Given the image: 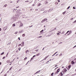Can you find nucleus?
<instances>
[{
    "mask_svg": "<svg viewBox=\"0 0 76 76\" xmlns=\"http://www.w3.org/2000/svg\"><path fill=\"white\" fill-rule=\"evenodd\" d=\"M63 71L64 72V73H65V72H67V69H64L63 70Z\"/></svg>",
    "mask_w": 76,
    "mask_h": 76,
    "instance_id": "f257e3e1",
    "label": "nucleus"
},
{
    "mask_svg": "<svg viewBox=\"0 0 76 76\" xmlns=\"http://www.w3.org/2000/svg\"><path fill=\"white\" fill-rule=\"evenodd\" d=\"M21 44H23L21 46H24V44H25V43H24V42H21Z\"/></svg>",
    "mask_w": 76,
    "mask_h": 76,
    "instance_id": "f03ea898",
    "label": "nucleus"
},
{
    "mask_svg": "<svg viewBox=\"0 0 76 76\" xmlns=\"http://www.w3.org/2000/svg\"><path fill=\"white\" fill-rule=\"evenodd\" d=\"M20 22V26H19V27H20V26H23V24H22V23H21V22Z\"/></svg>",
    "mask_w": 76,
    "mask_h": 76,
    "instance_id": "7ed1b4c3",
    "label": "nucleus"
},
{
    "mask_svg": "<svg viewBox=\"0 0 76 76\" xmlns=\"http://www.w3.org/2000/svg\"><path fill=\"white\" fill-rule=\"evenodd\" d=\"M40 70H39L36 73H35L34 75H35V74H37V73H38L40 71Z\"/></svg>",
    "mask_w": 76,
    "mask_h": 76,
    "instance_id": "20e7f679",
    "label": "nucleus"
},
{
    "mask_svg": "<svg viewBox=\"0 0 76 76\" xmlns=\"http://www.w3.org/2000/svg\"><path fill=\"white\" fill-rule=\"evenodd\" d=\"M7 27L6 26L4 28V31H5V30H6V29H7Z\"/></svg>",
    "mask_w": 76,
    "mask_h": 76,
    "instance_id": "39448f33",
    "label": "nucleus"
},
{
    "mask_svg": "<svg viewBox=\"0 0 76 76\" xmlns=\"http://www.w3.org/2000/svg\"><path fill=\"white\" fill-rule=\"evenodd\" d=\"M71 63L72 64H75V62L73 61H72Z\"/></svg>",
    "mask_w": 76,
    "mask_h": 76,
    "instance_id": "423d86ee",
    "label": "nucleus"
},
{
    "mask_svg": "<svg viewBox=\"0 0 76 76\" xmlns=\"http://www.w3.org/2000/svg\"><path fill=\"white\" fill-rule=\"evenodd\" d=\"M28 52H29V51L28 50H27L26 51L25 53H26V54H27V53H28Z\"/></svg>",
    "mask_w": 76,
    "mask_h": 76,
    "instance_id": "0eeeda50",
    "label": "nucleus"
},
{
    "mask_svg": "<svg viewBox=\"0 0 76 76\" xmlns=\"http://www.w3.org/2000/svg\"><path fill=\"white\" fill-rule=\"evenodd\" d=\"M16 10H17V9H16ZM13 12H16V10L15 9H14L13 10Z\"/></svg>",
    "mask_w": 76,
    "mask_h": 76,
    "instance_id": "6e6552de",
    "label": "nucleus"
},
{
    "mask_svg": "<svg viewBox=\"0 0 76 76\" xmlns=\"http://www.w3.org/2000/svg\"><path fill=\"white\" fill-rule=\"evenodd\" d=\"M10 60H8L7 61V63H9V62H10Z\"/></svg>",
    "mask_w": 76,
    "mask_h": 76,
    "instance_id": "1a4fd4ad",
    "label": "nucleus"
},
{
    "mask_svg": "<svg viewBox=\"0 0 76 76\" xmlns=\"http://www.w3.org/2000/svg\"><path fill=\"white\" fill-rule=\"evenodd\" d=\"M47 11H45L43 12V13H47Z\"/></svg>",
    "mask_w": 76,
    "mask_h": 76,
    "instance_id": "9d476101",
    "label": "nucleus"
},
{
    "mask_svg": "<svg viewBox=\"0 0 76 76\" xmlns=\"http://www.w3.org/2000/svg\"><path fill=\"white\" fill-rule=\"evenodd\" d=\"M4 54V52H3L2 53H1V56L2 55H3V54Z\"/></svg>",
    "mask_w": 76,
    "mask_h": 76,
    "instance_id": "9b49d317",
    "label": "nucleus"
},
{
    "mask_svg": "<svg viewBox=\"0 0 76 76\" xmlns=\"http://www.w3.org/2000/svg\"><path fill=\"white\" fill-rule=\"evenodd\" d=\"M7 4H5L4 5V7H6V6H7Z\"/></svg>",
    "mask_w": 76,
    "mask_h": 76,
    "instance_id": "f8f14e48",
    "label": "nucleus"
},
{
    "mask_svg": "<svg viewBox=\"0 0 76 76\" xmlns=\"http://www.w3.org/2000/svg\"><path fill=\"white\" fill-rule=\"evenodd\" d=\"M73 61H74L75 63H76V59H75L74 60H73Z\"/></svg>",
    "mask_w": 76,
    "mask_h": 76,
    "instance_id": "ddd939ff",
    "label": "nucleus"
},
{
    "mask_svg": "<svg viewBox=\"0 0 76 76\" xmlns=\"http://www.w3.org/2000/svg\"><path fill=\"white\" fill-rule=\"evenodd\" d=\"M12 68H13V66H12L10 69V70H11L12 69Z\"/></svg>",
    "mask_w": 76,
    "mask_h": 76,
    "instance_id": "4468645a",
    "label": "nucleus"
},
{
    "mask_svg": "<svg viewBox=\"0 0 76 76\" xmlns=\"http://www.w3.org/2000/svg\"><path fill=\"white\" fill-rule=\"evenodd\" d=\"M48 57V56L47 57L46 56L45 58L44 59V60H46V59H47V58Z\"/></svg>",
    "mask_w": 76,
    "mask_h": 76,
    "instance_id": "2eb2a0df",
    "label": "nucleus"
},
{
    "mask_svg": "<svg viewBox=\"0 0 76 76\" xmlns=\"http://www.w3.org/2000/svg\"><path fill=\"white\" fill-rule=\"evenodd\" d=\"M66 11H65L63 13V15H64L65 13H66Z\"/></svg>",
    "mask_w": 76,
    "mask_h": 76,
    "instance_id": "dca6fc26",
    "label": "nucleus"
},
{
    "mask_svg": "<svg viewBox=\"0 0 76 76\" xmlns=\"http://www.w3.org/2000/svg\"><path fill=\"white\" fill-rule=\"evenodd\" d=\"M65 32V31H62V32L61 33V34H64V33Z\"/></svg>",
    "mask_w": 76,
    "mask_h": 76,
    "instance_id": "f3484780",
    "label": "nucleus"
},
{
    "mask_svg": "<svg viewBox=\"0 0 76 76\" xmlns=\"http://www.w3.org/2000/svg\"><path fill=\"white\" fill-rule=\"evenodd\" d=\"M59 71H60V69H58V70H57V72H59Z\"/></svg>",
    "mask_w": 76,
    "mask_h": 76,
    "instance_id": "a211bd4d",
    "label": "nucleus"
},
{
    "mask_svg": "<svg viewBox=\"0 0 76 76\" xmlns=\"http://www.w3.org/2000/svg\"><path fill=\"white\" fill-rule=\"evenodd\" d=\"M47 3H48V2H47V1H45V4H47Z\"/></svg>",
    "mask_w": 76,
    "mask_h": 76,
    "instance_id": "6ab92c4d",
    "label": "nucleus"
},
{
    "mask_svg": "<svg viewBox=\"0 0 76 76\" xmlns=\"http://www.w3.org/2000/svg\"><path fill=\"white\" fill-rule=\"evenodd\" d=\"M20 10H18L17 11V13H18V12H20Z\"/></svg>",
    "mask_w": 76,
    "mask_h": 76,
    "instance_id": "aec40b11",
    "label": "nucleus"
},
{
    "mask_svg": "<svg viewBox=\"0 0 76 76\" xmlns=\"http://www.w3.org/2000/svg\"><path fill=\"white\" fill-rule=\"evenodd\" d=\"M44 11V9H42L41 10V11Z\"/></svg>",
    "mask_w": 76,
    "mask_h": 76,
    "instance_id": "412c9836",
    "label": "nucleus"
},
{
    "mask_svg": "<svg viewBox=\"0 0 76 76\" xmlns=\"http://www.w3.org/2000/svg\"><path fill=\"white\" fill-rule=\"evenodd\" d=\"M71 67V66L70 65H69L68 66V68L69 69H70Z\"/></svg>",
    "mask_w": 76,
    "mask_h": 76,
    "instance_id": "4be33fe9",
    "label": "nucleus"
},
{
    "mask_svg": "<svg viewBox=\"0 0 76 76\" xmlns=\"http://www.w3.org/2000/svg\"><path fill=\"white\" fill-rule=\"evenodd\" d=\"M22 31H19V34H20V33H22Z\"/></svg>",
    "mask_w": 76,
    "mask_h": 76,
    "instance_id": "5701e85b",
    "label": "nucleus"
},
{
    "mask_svg": "<svg viewBox=\"0 0 76 76\" xmlns=\"http://www.w3.org/2000/svg\"><path fill=\"white\" fill-rule=\"evenodd\" d=\"M33 59H34V58H33V57H32L31 58V60H30V61H31V60H33Z\"/></svg>",
    "mask_w": 76,
    "mask_h": 76,
    "instance_id": "b1692460",
    "label": "nucleus"
},
{
    "mask_svg": "<svg viewBox=\"0 0 76 76\" xmlns=\"http://www.w3.org/2000/svg\"><path fill=\"white\" fill-rule=\"evenodd\" d=\"M12 26H15V24H13L12 25Z\"/></svg>",
    "mask_w": 76,
    "mask_h": 76,
    "instance_id": "393cba45",
    "label": "nucleus"
},
{
    "mask_svg": "<svg viewBox=\"0 0 76 76\" xmlns=\"http://www.w3.org/2000/svg\"><path fill=\"white\" fill-rule=\"evenodd\" d=\"M44 31V30H42V31H40V33H41V32H43Z\"/></svg>",
    "mask_w": 76,
    "mask_h": 76,
    "instance_id": "a878e982",
    "label": "nucleus"
},
{
    "mask_svg": "<svg viewBox=\"0 0 76 76\" xmlns=\"http://www.w3.org/2000/svg\"><path fill=\"white\" fill-rule=\"evenodd\" d=\"M27 59V57H26L24 59V60H26Z\"/></svg>",
    "mask_w": 76,
    "mask_h": 76,
    "instance_id": "bb28decb",
    "label": "nucleus"
},
{
    "mask_svg": "<svg viewBox=\"0 0 76 76\" xmlns=\"http://www.w3.org/2000/svg\"><path fill=\"white\" fill-rule=\"evenodd\" d=\"M69 32V31H68L66 32V34H68V33Z\"/></svg>",
    "mask_w": 76,
    "mask_h": 76,
    "instance_id": "cd10ccee",
    "label": "nucleus"
},
{
    "mask_svg": "<svg viewBox=\"0 0 76 76\" xmlns=\"http://www.w3.org/2000/svg\"><path fill=\"white\" fill-rule=\"evenodd\" d=\"M60 74H61V76H63V73H62V72H61Z\"/></svg>",
    "mask_w": 76,
    "mask_h": 76,
    "instance_id": "c85d7f7f",
    "label": "nucleus"
},
{
    "mask_svg": "<svg viewBox=\"0 0 76 76\" xmlns=\"http://www.w3.org/2000/svg\"><path fill=\"white\" fill-rule=\"evenodd\" d=\"M40 54H39H39H37V56H39Z\"/></svg>",
    "mask_w": 76,
    "mask_h": 76,
    "instance_id": "c756f323",
    "label": "nucleus"
},
{
    "mask_svg": "<svg viewBox=\"0 0 76 76\" xmlns=\"http://www.w3.org/2000/svg\"><path fill=\"white\" fill-rule=\"evenodd\" d=\"M41 5V3H39V4L38 5V6H39Z\"/></svg>",
    "mask_w": 76,
    "mask_h": 76,
    "instance_id": "7c9ffc66",
    "label": "nucleus"
},
{
    "mask_svg": "<svg viewBox=\"0 0 76 76\" xmlns=\"http://www.w3.org/2000/svg\"><path fill=\"white\" fill-rule=\"evenodd\" d=\"M13 19H14V21H15V20H16V18H14Z\"/></svg>",
    "mask_w": 76,
    "mask_h": 76,
    "instance_id": "2f4dec72",
    "label": "nucleus"
},
{
    "mask_svg": "<svg viewBox=\"0 0 76 76\" xmlns=\"http://www.w3.org/2000/svg\"><path fill=\"white\" fill-rule=\"evenodd\" d=\"M18 34V31H16L15 33V34Z\"/></svg>",
    "mask_w": 76,
    "mask_h": 76,
    "instance_id": "473e14b6",
    "label": "nucleus"
},
{
    "mask_svg": "<svg viewBox=\"0 0 76 76\" xmlns=\"http://www.w3.org/2000/svg\"><path fill=\"white\" fill-rule=\"evenodd\" d=\"M6 58V57L5 56H4L3 57L2 59H4V58Z\"/></svg>",
    "mask_w": 76,
    "mask_h": 76,
    "instance_id": "72a5a7b5",
    "label": "nucleus"
},
{
    "mask_svg": "<svg viewBox=\"0 0 76 76\" xmlns=\"http://www.w3.org/2000/svg\"><path fill=\"white\" fill-rule=\"evenodd\" d=\"M73 9H76V8L75 7H73Z\"/></svg>",
    "mask_w": 76,
    "mask_h": 76,
    "instance_id": "f704fd0d",
    "label": "nucleus"
},
{
    "mask_svg": "<svg viewBox=\"0 0 76 76\" xmlns=\"http://www.w3.org/2000/svg\"><path fill=\"white\" fill-rule=\"evenodd\" d=\"M70 6H69L67 9H69V8H70Z\"/></svg>",
    "mask_w": 76,
    "mask_h": 76,
    "instance_id": "c9c22d12",
    "label": "nucleus"
},
{
    "mask_svg": "<svg viewBox=\"0 0 76 76\" xmlns=\"http://www.w3.org/2000/svg\"><path fill=\"white\" fill-rule=\"evenodd\" d=\"M25 34H23L22 35L23 37H24V36H25Z\"/></svg>",
    "mask_w": 76,
    "mask_h": 76,
    "instance_id": "e433bc0d",
    "label": "nucleus"
},
{
    "mask_svg": "<svg viewBox=\"0 0 76 76\" xmlns=\"http://www.w3.org/2000/svg\"><path fill=\"white\" fill-rule=\"evenodd\" d=\"M53 74H54V73L53 72V73H52L51 74V76H53Z\"/></svg>",
    "mask_w": 76,
    "mask_h": 76,
    "instance_id": "4c0bfd02",
    "label": "nucleus"
},
{
    "mask_svg": "<svg viewBox=\"0 0 76 76\" xmlns=\"http://www.w3.org/2000/svg\"><path fill=\"white\" fill-rule=\"evenodd\" d=\"M29 61H28L26 64V65H27L28 64V63H29Z\"/></svg>",
    "mask_w": 76,
    "mask_h": 76,
    "instance_id": "58836bf2",
    "label": "nucleus"
},
{
    "mask_svg": "<svg viewBox=\"0 0 76 76\" xmlns=\"http://www.w3.org/2000/svg\"><path fill=\"white\" fill-rule=\"evenodd\" d=\"M44 20H43L41 22L42 23H43V22H44Z\"/></svg>",
    "mask_w": 76,
    "mask_h": 76,
    "instance_id": "ea45409f",
    "label": "nucleus"
},
{
    "mask_svg": "<svg viewBox=\"0 0 76 76\" xmlns=\"http://www.w3.org/2000/svg\"><path fill=\"white\" fill-rule=\"evenodd\" d=\"M58 72H57V71H56V72H55V74H57L58 73Z\"/></svg>",
    "mask_w": 76,
    "mask_h": 76,
    "instance_id": "a19ab883",
    "label": "nucleus"
},
{
    "mask_svg": "<svg viewBox=\"0 0 76 76\" xmlns=\"http://www.w3.org/2000/svg\"><path fill=\"white\" fill-rule=\"evenodd\" d=\"M76 20H75V21L74 22H73V23H76Z\"/></svg>",
    "mask_w": 76,
    "mask_h": 76,
    "instance_id": "79ce46f5",
    "label": "nucleus"
},
{
    "mask_svg": "<svg viewBox=\"0 0 76 76\" xmlns=\"http://www.w3.org/2000/svg\"><path fill=\"white\" fill-rule=\"evenodd\" d=\"M62 56V54L61 53V54L59 55V56Z\"/></svg>",
    "mask_w": 76,
    "mask_h": 76,
    "instance_id": "37998d69",
    "label": "nucleus"
},
{
    "mask_svg": "<svg viewBox=\"0 0 76 76\" xmlns=\"http://www.w3.org/2000/svg\"><path fill=\"white\" fill-rule=\"evenodd\" d=\"M20 49H21V48H18V50H19V51H20Z\"/></svg>",
    "mask_w": 76,
    "mask_h": 76,
    "instance_id": "c03bdc74",
    "label": "nucleus"
},
{
    "mask_svg": "<svg viewBox=\"0 0 76 76\" xmlns=\"http://www.w3.org/2000/svg\"><path fill=\"white\" fill-rule=\"evenodd\" d=\"M57 34L58 35H60V34H59V33H57Z\"/></svg>",
    "mask_w": 76,
    "mask_h": 76,
    "instance_id": "a18cd8bd",
    "label": "nucleus"
},
{
    "mask_svg": "<svg viewBox=\"0 0 76 76\" xmlns=\"http://www.w3.org/2000/svg\"><path fill=\"white\" fill-rule=\"evenodd\" d=\"M35 56H36V55H34V56H33V58H34V57H35Z\"/></svg>",
    "mask_w": 76,
    "mask_h": 76,
    "instance_id": "49530a36",
    "label": "nucleus"
},
{
    "mask_svg": "<svg viewBox=\"0 0 76 76\" xmlns=\"http://www.w3.org/2000/svg\"><path fill=\"white\" fill-rule=\"evenodd\" d=\"M29 1H25V2H28Z\"/></svg>",
    "mask_w": 76,
    "mask_h": 76,
    "instance_id": "de8ad7c7",
    "label": "nucleus"
},
{
    "mask_svg": "<svg viewBox=\"0 0 76 76\" xmlns=\"http://www.w3.org/2000/svg\"><path fill=\"white\" fill-rule=\"evenodd\" d=\"M22 69V68H21L20 69H19V70H18V71H20V70H21Z\"/></svg>",
    "mask_w": 76,
    "mask_h": 76,
    "instance_id": "09e8293b",
    "label": "nucleus"
},
{
    "mask_svg": "<svg viewBox=\"0 0 76 76\" xmlns=\"http://www.w3.org/2000/svg\"><path fill=\"white\" fill-rule=\"evenodd\" d=\"M21 44H20L18 45V46H20V45H21Z\"/></svg>",
    "mask_w": 76,
    "mask_h": 76,
    "instance_id": "8fccbe9b",
    "label": "nucleus"
},
{
    "mask_svg": "<svg viewBox=\"0 0 76 76\" xmlns=\"http://www.w3.org/2000/svg\"><path fill=\"white\" fill-rule=\"evenodd\" d=\"M10 43H8L7 45H10Z\"/></svg>",
    "mask_w": 76,
    "mask_h": 76,
    "instance_id": "3c124183",
    "label": "nucleus"
},
{
    "mask_svg": "<svg viewBox=\"0 0 76 76\" xmlns=\"http://www.w3.org/2000/svg\"><path fill=\"white\" fill-rule=\"evenodd\" d=\"M38 38H42V36H39L38 37Z\"/></svg>",
    "mask_w": 76,
    "mask_h": 76,
    "instance_id": "603ef678",
    "label": "nucleus"
},
{
    "mask_svg": "<svg viewBox=\"0 0 76 76\" xmlns=\"http://www.w3.org/2000/svg\"><path fill=\"white\" fill-rule=\"evenodd\" d=\"M18 39H19V40H20V37H18Z\"/></svg>",
    "mask_w": 76,
    "mask_h": 76,
    "instance_id": "864d4df0",
    "label": "nucleus"
},
{
    "mask_svg": "<svg viewBox=\"0 0 76 76\" xmlns=\"http://www.w3.org/2000/svg\"><path fill=\"white\" fill-rule=\"evenodd\" d=\"M58 53V52H56V53H55L54 54H56V53Z\"/></svg>",
    "mask_w": 76,
    "mask_h": 76,
    "instance_id": "5fc2aeb1",
    "label": "nucleus"
},
{
    "mask_svg": "<svg viewBox=\"0 0 76 76\" xmlns=\"http://www.w3.org/2000/svg\"><path fill=\"white\" fill-rule=\"evenodd\" d=\"M49 10H51V11L53 10V9H51Z\"/></svg>",
    "mask_w": 76,
    "mask_h": 76,
    "instance_id": "6e6d98bb",
    "label": "nucleus"
},
{
    "mask_svg": "<svg viewBox=\"0 0 76 76\" xmlns=\"http://www.w3.org/2000/svg\"><path fill=\"white\" fill-rule=\"evenodd\" d=\"M76 47V45L73 48H75V47Z\"/></svg>",
    "mask_w": 76,
    "mask_h": 76,
    "instance_id": "4d7b16f0",
    "label": "nucleus"
},
{
    "mask_svg": "<svg viewBox=\"0 0 76 76\" xmlns=\"http://www.w3.org/2000/svg\"><path fill=\"white\" fill-rule=\"evenodd\" d=\"M69 32L71 34L72 33V31H69Z\"/></svg>",
    "mask_w": 76,
    "mask_h": 76,
    "instance_id": "13d9d810",
    "label": "nucleus"
},
{
    "mask_svg": "<svg viewBox=\"0 0 76 76\" xmlns=\"http://www.w3.org/2000/svg\"><path fill=\"white\" fill-rule=\"evenodd\" d=\"M58 33H59V34H60L61 33V32L60 31H58Z\"/></svg>",
    "mask_w": 76,
    "mask_h": 76,
    "instance_id": "bf43d9fd",
    "label": "nucleus"
},
{
    "mask_svg": "<svg viewBox=\"0 0 76 76\" xmlns=\"http://www.w3.org/2000/svg\"><path fill=\"white\" fill-rule=\"evenodd\" d=\"M54 55H55V54H53V55H52V56L53 57V56H54Z\"/></svg>",
    "mask_w": 76,
    "mask_h": 76,
    "instance_id": "052dcab7",
    "label": "nucleus"
},
{
    "mask_svg": "<svg viewBox=\"0 0 76 76\" xmlns=\"http://www.w3.org/2000/svg\"><path fill=\"white\" fill-rule=\"evenodd\" d=\"M45 19V21L47 20V19L46 18V19Z\"/></svg>",
    "mask_w": 76,
    "mask_h": 76,
    "instance_id": "680f3d73",
    "label": "nucleus"
},
{
    "mask_svg": "<svg viewBox=\"0 0 76 76\" xmlns=\"http://www.w3.org/2000/svg\"><path fill=\"white\" fill-rule=\"evenodd\" d=\"M43 20L44 21V22H45V21H45V19Z\"/></svg>",
    "mask_w": 76,
    "mask_h": 76,
    "instance_id": "e2e57ef3",
    "label": "nucleus"
},
{
    "mask_svg": "<svg viewBox=\"0 0 76 76\" xmlns=\"http://www.w3.org/2000/svg\"><path fill=\"white\" fill-rule=\"evenodd\" d=\"M35 51H37H37H38V50H36Z\"/></svg>",
    "mask_w": 76,
    "mask_h": 76,
    "instance_id": "0e129e2a",
    "label": "nucleus"
},
{
    "mask_svg": "<svg viewBox=\"0 0 76 76\" xmlns=\"http://www.w3.org/2000/svg\"><path fill=\"white\" fill-rule=\"evenodd\" d=\"M48 62H49V61H48L46 63H48Z\"/></svg>",
    "mask_w": 76,
    "mask_h": 76,
    "instance_id": "69168bd1",
    "label": "nucleus"
},
{
    "mask_svg": "<svg viewBox=\"0 0 76 76\" xmlns=\"http://www.w3.org/2000/svg\"><path fill=\"white\" fill-rule=\"evenodd\" d=\"M16 52L17 53H18V50H17V51H16Z\"/></svg>",
    "mask_w": 76,
    "mask_h": 76,
    "instance_id": "338daca9",
    "label": "nucleus"
},
{
    "mask_svg": "<svg viewBox=\"0 0 76 76\" xmlns=\"http://www.w3.org/2000/svg\"><path fill=\"white\" fill-rule=\"evenodd\" d=\"M7 75H6V74H5L4 75V76H6Z\"/></svg>",
    "mask_w": 76,
    "mask_h": 76,
    "instance_id": "774afa93",
    "label": "nucleus"
}]
</instances>
